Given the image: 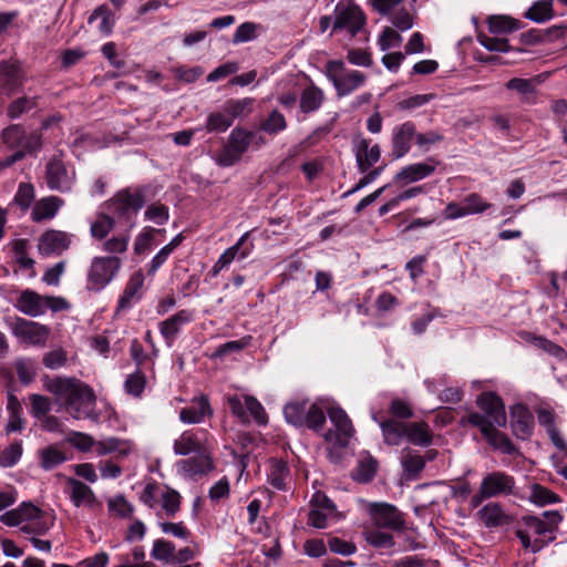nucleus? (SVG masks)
I'll use <instances>...</instances> for the list:
<instances>
[{
    "instance_id": "1",
    "label": "nucleus",
    "mask_w": 567,
    "mask_h": 567,
    "mask_svg": "<svg viewBox=\"0 0 567 567\" xmlns=\"http://www.w3.org/2000/svg\"><path fill=\"white\" fill-rule=\"evenodd\" d=\"M44 388L62 401L73 419L100 420L95 411L96 396L91 386L74 378L55 377L44 383Z\"/></svg>"
},
{
    "instance_id": "2",
    "label": "nucleus",
    "mask_w": 567,
    "mask_h": 567,
    "mask_svg": "<svg viewBox=\"0 0 567 567\" xmlns=\"http://www.w3.org/2000/svg\"><path fill=\"white\" fill-rule=\"evenodd\" d=\"M54 519L53 514L42 511L30 502H23L17 508L0 516L4 525L19 526L20 532L29 536L47 534L53 526Z\"/></svg>"
},
{
    "instance_id": "3",
    "label": "nucleus",
    "mask_w": 567,
    "mask_h": 567,
    "mask_svg": "<svg viewBox=\"0 0 567 567\" xmlns=\"http://www.w3.org/2000/svg\"><path fill=\"white\" fill-rule=\"evenodd\" d=\"M476 404L480 412H471L462 417V425L471 424L472 426L478 427L480 431H482L484 424L489 427L506 425L505 406L497 394L483 392L477 396Z\"/></svg>"
},
{
    "instance_id": "4",
    "label": "nucleus",
    "mask_w": 567,
    "mask_h": 567,
    "mask_svg": "<svg viewBox=\"0 0 567 567\" xmlns=\"http://www.w3.org/2000/svg\"><path fill=\"white\" fill-rule=\"evenodd\" d=\"M324 73L333 84L339 97L350 95L367 81V75L363 72L347 69L342 60L328 61Z\"/></svg>"
},
{
    "instance_id": "5",
    "label": "nucleus",
    "mask_w": 567,
    "mask_h": 567,
    "mask_svg": "<svg viewBox=\"0 0 567 567\" xmlns=\"http://www.w3.org/2000/svg\"><path fill=\"white\" fill-rule=\"evenodd\" d=\"M515 478L502 471L487 473L480 484L478 491L471 497L474 507L480 506L485 499L514 494Z\"/></svg>"
},
{
    "instance_id": "6",
    "label": "nucleus",
    "mask_w": 567,
    "mask_h": 567,
    "mask_svg": "<svg viewBox=\"0 0 567 567\" xmlns=\"http://www.w3.org/2000/svg\"><path fill=\"white\" fill-rule=\"evenodd\" d=\"M144 204L145 199L142 190L127 188L120 190L109 202V209L116 218L124 220L131 229L135 226V217Z\"/></svg>"
},
{
    "instance_id": "7",
    "label": "nucleus",
    "mask_w": 567,
    "mask_h": 567,
    "mask_svg": "<svg viewBox=\"0 0 567 567\" xmlns=\"http://www.w3.org/2000/svg\"><path fill=\"white\" fill-rule=\"evenodd\" d=\"M255 133L236 127L228 136V143L215 156V162L221 167H229L239 162L255 138Z\"/></svg>"
},
{
    "instance_id": "8",
    "label": "nucleus",
    "mask_w": 567,
    "mask_h": 567,
    "mask_svg": "<svg viewBox=\"0 0 567 567\" xmlns=\"http://www.w3.org/2000/svg\"><path fill=\"white\" fill-rule=\"evenodd\" d=\"M522 520L525 528H518L516 536L525 549L537 553L555 539V536H549V532L543 523V518L527 515L524 516Z\"/></svg>"
},
{
    "instance_id": "9",
    "label": "nucleus",
    "mask_w": 567,
    "mask_h": 567,
    "mask_svg": "<svg viewBox=\"0 0 567 567\" xmlns=\"http://www.w3.org/2000/svg\"><path fill=\"white\" fill-rule=\"evenodd\" d=\"M365 24V16L352 0H341L334 7L332 31L346 30L351 38L355 37Z\"/></svg>"
},
{
    "instance_id": "10",
    "label": "nucleus",
    "mask_w": 567,
    "mask_h": 567,
    "mask_svg": "<svg viewBox=\"0 0 567 567\" xmlns=\"http://www.w3.org/2000/svg\"><path fill=\"white\" fill-rule=\"evenodd\" d=\"M122 261L118 257H94L87 271V289L101 291L117 275Z\"/></svg>"
},
{
    "instance_id": "11",
    "label": "nucleus",
    "mask_w": 567,
    "mask_h": 567,
    "mask_svg": "<svg viewBox=\"0 0 567 567\" xmlns=\"http://www.w3.org/2000/svg\"><path fill=\"white\" fill-rule=\"evenodd\" d=\"M368 513L373 525L378 528L391 529L393 532H403L406 528L404 514L390 503H369Z\"/></svg>"
},
{
    "instance_id": "12",
    "label": "nucleus",
    "mask_w": 567,
    "mask_h": 567,
    "mask_svg": "<svg viewBox=\"0 0 567 567\" xmlns=\"http://www.w3.org/2000/svg\"><path fill=\"white\" fill-rule=\"evenodd\" d=\"M76 174L60 157L53 156L45 165L44 179L51 190L69 193L72 190Z\"/></svg>"
},
{
    "instance_id": "13",
    "label": "nucleus",
    "mask_w": 567,
    "mask_h": 567,
    "mask_svg": "<svg viewBox=\"0 0 567 567\" xmlns=\"http://www.w3.org/2000/svg\"><path fill=\"white\" fill-rule=\"evenodd\" d=\"M328 415L336 430L326 432L323 435L324 440L342 447L347 446L354 433L348 414L340 406H333L328 410Z\"/></svg>"
},
{
    "instance_id": "14",
    "label": "nucleus",
    "mask_w": 567,
    "mask_h": 567,
    "mask_svg": "<svg viewBox=\"0 0 567 567\" xmlns=\"http://www.w3.org/2000/svg\"><path fill=\"white\" fill-rule=\"evenodd\" d=\"M208 432L204 429L184 431L174 441L173 450L176 455H189L207 451Z\"/></svg>"
},
{
    "instance_id": "15",
    "label": "nucleus",
    "mask_w": 567,
    "mask_h": 567,
    "mask_svg": "<svg viewBox=\"0 0 567 567\" xmlns=\"http://www.w3.org/2000/svg\"><path fill=\"white\" fill-rule=\"evenodd\" d=\"M194 312L182 309L158 323V330L168 348L173 347L184 326L192 322Z\"/></svg>"
},
{
    "instance_id": "16",
    "label": "nucleus",
    "mask_w": 567,
    "mask_h": 567,
    "mask_svg": "<svg viewBox=\"0 0 567 567\" xmlns=\"http://www.w3.org/2000/svg\"><path fill=\"white\" fill-rule=\"evenodd\" d=\"M416 136V126L412 121H406L396 125L392 130V151L393 159L405 156L411 150V143Z\"/></svg>"
},
{
    "instance_id": "17",
    "label": "nucleus",
    "mask_w": 567,
    "mask_h": 567,
    "mask_svg": "<svg viewBox=\"0 0 567 567\" xmlns=\"http://www.w3.org/2000/svg\"><path fill=\"white\" fill-rule=\"evenodd\" d=\"M71 244V236L61 230H47L38 243L39 252L42 256L61 255Z\"/></svg>"
},
{
    "instance_id": "18",
    "label": "nucleus",
    "mask_w": 567,
    "mask_h": 567,
    "mask_svg": "<svg viewBox=\"0 0 567 567\" xmlns=\"http://www.w3.org/2000/svg\"><path fill=\"white\" fill-rule=\"evenodd\" d=\"M1 140L9 148L21 147L20 151H24L27 153L32 151L39 144L40 137L38 135L27 136L21 125L12 124L2 131Z\"/></svg>"
},
{
    "instance_id": "19",
    "label": "nucleus",
    "mask_w": 567,
    "mask_h": 567,
    "mask_svg": "<svg viewBox=\"0 0 567 567\" xmlns=\"http://www.w3.org/2000/svg\"><path fill=\"white\" fill-rule=\"evenodd\" d=\"M12 331L16 337L31 344L44 343L49 334L44 326L23 318L16 320Z\"/></svg>"
},
{
    "instance_id": "20",
    "label": "nucleus",
    "mask_w": 567,
    "mask_h": 567,
    "mask_svg": "<svg viewBox=\"0 0 567 567\" xmlns=\"http://www.w3.org/2000/svg\"><path fill=\"white\" fill-rule=\"evenodd\" d=\"M355 162L360 173H367L379 162L381 150L378 144L370 146V141L363 137L354 140Z\"/></svg>"
},
{
    "instance_id": "21",
    "label": "nucleus",
    "mask_w": 567,
    "mask_h": 567,
    "mask_svg": "<svg viewBox=\"0 0 567 567\" xmlns=\"http://www.w3.org/2000/svg\"><path fill=\"white\" fill-rule=\"evenodd\" d=\"M511 425L517 439H528L534 429V417L529 410L523 404H515L511 408Z\"/></svg>"
},
{
    "instance_id": "22",
    "label": "nucleus",
    "mask_w": 567,
    "mask_h": 567,
    "mask_svg": "<svg viewBox=\"0 0 567 567\" xmlns=\"http://www.w3.org/2000/svg\"><path fill=\"white\" fill-rule=\"evenodd\" d=\"M144 275L142 270H137L131 275L124 291L118 299L117 311H124L133 307L143 296Z\"/></svg>"
},
{
    "instance_id": "23",
    "label": "nucleus",
    "mask_w": 567,
    "mask_h": 567,
    "mask_svg": "<svg viewBox=\"0 0 567 567\" xmlns=\"http://www.w3.org/2000/svg\"><path fill=\"white\" fill-rule=\"evenodd\" d=\"M181 472L188 477L202 476L214 470V461L207 451L178 462Z\"/></svg>"
},
{
    "instance_id": "24",
    "label": "nucleus",
    "mask_w": 567,
    "mask_h": 567,
    "mask_svg": "<svg viewBox=\"0 0 567 567\" xmlns=\"http://www.w3.org/2000/svg\"><path fill=\"white\" fill-rule=\"evenodd\" d=\"M14 307L29 317H39L45 312L44 296L25 289L17 298Z\"/></svg>"
},
{
    "instance_id": "25",
    "label": "nucleus",
    "mask_w": 567,
    "mask_h": 567,
    "mask_svg": "<svg viewBox=\"0 0 567 567\" xmlns=\"http://www.w3.org/2000/svg\"><path fill=\"white\" fill-rule=\"evenodd\" d=\"M436 164V161L432 157L422 163L410 164L395 175V179L404 183L421 181L434 173Z\"/></svg>"
},
{
    "instance_id": "26",
    "label": "nucleus",
    "mask_w": 567,
    "mask_h": 567,
    "mask_svg": "<svg viewBox=\"0 0 567 567\" xmlns=\"http://www.w3.org/2000/svg\"><path fill=\"white\" fill-rule=\"evenodd\" d=\"M23 84V73L18 63L2 61L0 63V85L7 93H12Z\"/></svg>"
},
{
    "instance_id": "27",
    "label": "nucleus",
    "mask_w": 567,
    "mask_h": 567,
    "mask_svg": "<svg viewBox=\"0 0 567 567\" xmlns=\"http://www.w3.org/2000/svg\"><path fill=\"white\" fill-rule=\"evenodd\" d=\"M212 414L213 410L207 396L202 395L193 401V405L179 411V420L186 424H197L200 423L206 415Z\"/></svg>"
},
{
    "instance_id": "28",
    "label": "nucleus",
    "mask_w": 567,
    "mask_h": 567,
    "mask_svg": "<svg viewBox=\"0 0 567 567\" xmlns=\"http://www.w3.org/2000/svg\"><path fill=\"white\" fill-rule=\"evenodd\" d=\"M64 200L58 196H47L39 199L33 206L31 216L34 221L52 219L59 209L63 206Z\"/></svg>"
},
{
    "instance_id": "29",
    "label": "nucleus",
    "mask_w": 567,
    "mask_h": 567,
    "mask_svg": "<svg viewBox=\"0 0 567 567\" xmlns=\"http://www.w3.org/2000/svg\"><path fill=\"white\" fill-rule=\"evenodd\" d=\"M68 485L70 486V499L75 507H80L82 505L92 507L96 503L94 492L83 482L70 477L68 480Z\"/></svg>"
},
{
    "instance_id": "30",
    "label": "nucleus",
    "mask_w": 567,
    "mask_h": 567,
    "mask_svg": "<svg viewBox=\"0 0 567 567\" xmlns=\"http://www.w3.org/2000/svg\"><path fill=\"white\" fill-rule=\"evenodd\" d=\"M433 433L426 422L406 423L405 439L413 445L427 447L433 443Z\"/></svg>"
},
{
    "instance_id": "31",
    "label": "nucleus",
    "mask_w": 567,
    "mask_h": 567,
    "mask_svg": "<svg viewBox=\"0 0 567 567\" xmlns=\"http://www.w3.org/2000/svg\"><path fill=\"white\" fill-rule=\"evenodd\" d=\"M268 483L278 491H286L290 483V471L286 462L271 460L267 474Z\"/></svg>"
},
{
    "instance_id": "32",
    "label": "nucleus",
    "mask_w": 567,
    "mask_h": 567,
    "mask_svg": "<svg viewBox=\"0 0 567 567\" xmlns=\"http://www.w3.org/2000/svg\"><path fill=\"white\" fill-rule=\"evenodd\" d=\"M99 456L114 454L116 460H122L131 453V446L127 442L115 437H109L104 441H95L93 446Z\"/></svg>"
},
{
    "instance_id": "33",
    "label": "nucleus",
    "mask_w": 567,
    "mask_h": 567,
    "mask_svg": "<svg viewBox=\"0 0 567 567\" xmlns=\"http://www.w3.org/2000/svg\"><path fill=\"white\" fill-rule=\"evenodd\" d=\"M498 427L499 426L489 427L484 424L481 433L487 440L488 444L495 450H499L509 455L514 454L516 451L514 444L506 434L498 431Z\"/></svg>"
},
{
    "instance_id": "34",
    "label": "nucleus",
    "mask_w": 567,
    "mask_h": 567,
    "mask_svg": "<svg viewBox=\"0 0 567 567\" xmlns=\"http://www.w3.org/2000/svg\"><path fill=\"white\" fill-rule=\"evenodd\" d=\"M384 442L389 445H399L405 437L406 423H402L392 419L384 420L380 423Z\"/></svg>"
},
{
    "instance_id": "35",
    "label": "nucleus",
    "mask_w": 567,
    "mask_h": 567,
    "mask_svg": "<svg viewBox=\"0 0 567 567\" xmlns=\"http://www.w3.org/2000/svg\"><path fill=\"white\" fill-rule=\"evenodd\" d=\"M324 100V94L321 89L311 84L306 87L300 96L299 107L303 113H311L317 111Z\"/></svg>"
},
{
    "instance_id": "36",
    "label": "nucleus",
    "mask_w": 567,
    "mask_h": 567,
    "mask_svg": "<svg viewBox=\"0 0 567 567\" xmlns=\"http://www.w3.org/2000/svg\"><path fill=\"white\" fill-rule=\"evenodd\" d=\"M401 463L405 473L416 476L423 471L425 458L416 451L405 447L401 452Z\"/></svg>"
},
{
    "instance_id": "37",
    "label": "nucleus",
    "mask_w": 567,
    "mask_h": 567,
    "mask_svg": "<svg viewBox=\"0 0 567 567\" xmlns=\"http://www.w3.org/2000/svg\"><path fill=\"white\" fill-rule=\"evenodd\" d=\"M233 123L230 115L223 105L219 110L212 112L207 116L205 128L208 133H223L226 132Z\"/></svg>"
},
{
    "instance_id": "38",
    "label": "nucleus",
    "mask_w": 567,
    "mask_h": 567,
    "mask_svg": "<svg viewBox=\"0 0 567 567\" xmlns=\"http://www.w3.org/2000/svg\"><path fill=\"white\" fill-rule=\"evenodd\" d=\"M554 17L553 0H537L525 13V18L543 23Z\"/></svg>"
},
{
    "instance_id": "39",
    "label": "nucleus",
    "mask_w": 567,
    "mask_h": 567,
    "mask_svg": "<svg viewBox=\"0 0 567 567\" xmlns=\"http://www.w3.org/2000/svg\"><path fill=\"white\" fill-rule=\"evenodd\" d=\"M505 86L507 90H513L519 93L523 96L524 102L528 104L535 103V97L533 96L536 93L534 80L513 78L505 84Z\"/></svg>"
},
{
    "instance_id": "40",
    "label": "nucleus",
    "mask_w": 567,
    "mask_h": 567,
    "mask_svg": "<svg viewBox=\"0 0 567 567\" xmlns=\"http://www.w3.org/2000/svg\"><path fill=\"white\" fill-rule=\"evenodd\" d=\"M250 234L245 233L238 241L226 249L221 255L227 257V260L231 264L235 259H245L250 255L254 248V244L249 241Z\"/></svg>"
},
{
    "instance_id": "41",
    "label": "nucleus",
    "mask_w": 567,
    "mask_h": 567,
    "mask_svg": "<svg viewBox=\"0 0 567 567\" xmlns=\"http://www.w3.org/2000/svg\"><path fill=\"white\" fill-rule=\"evenodd\" d=\"M377 461L371 455H361L352 477L361 483L370 482L377 472Z\"/></svg>"
},
{
    "instance_id": "42",
    "label": "nucleus",
    "mask_w": 567,
    "mask_h": 567,
    "mask_svg": "<svg viewBox=\"0 0 567 567\" xmlns=\"http://www.w3.org/2000/svg\"><path fill=\"white\" fill-rule=\"evenodd\" d=\"M307 410V401L290 402L285 405L284 415L286 421L293 426H302L305 425Z\"/></svg>"
},
{
    "instance_id": "43",
    "label": "nucleus",
    "mask_w": 567,
    "mask_h": 567,
    "mask_svg": "<svg viewBox=\"0 0 567 567\" xmlns=\"http://www.w3.org/2000/svg\"><path fill=\"white\" fill-rule=\"evenodd\" d=\"M38 96H21L12 101L7 109L10 118H18L22 114L38 107Z\"/></svg>"
},
{
    "instance_id": "44",
    "label": "nucleus",
    "mask_w": 567,
    "mask_h": 567,
    "mask_svg": "<svg viewBox=\"0 0 567 567\" xmlns=\"http://www.w3.org/2000/svg\"><path fill=\"white\" fill-rule=\"evenodd\" d=\"M107 508L111 515L120 518H130L134 513L133 504L122 494L109 498Z\"/></svg>"
},
{
    "instance_id": "45",
    "label": "nucleus",
    "mask_w": 567,
    "mask_h": 567,
    "mask_svg": "<svg viewBox=\"0 0 567 567\" xmlns=\"http://www.w3.org/2000/svg\"><path fill=\"white\" fill-rule=\"evenodd\" d=\"M254 103L255 100L252 97H245L240 100H228L224 106L234 122L235 118L250 114L252 112Z\"/></svg>"
},
{
    "instance_id": "46",
    "label": "nucleus",
    "mask_w": 567,
    "mask_h": 567,
    "mask_svg": "<svg viewBox=\"0 0 567 567\" xmlns=\"http://www.w3.org/2000/svg\"><path fill=\"white\" fill-rule=\"evenodd\" d=\"M487 23L489 32L494 34L508 33L519 28L517 20L506 16H492Z\"/></svg>"
},
{
    "instance_id": "47",
    "label": "nucleus",
    "mask_w": 567,
    "mask_h": 567,
    "mask_svg": "<svg viewBox=\"0 0 567 567\" xmlns=\"http://www.w3.org/2000/svg\"><path fill=\"white\" fill-rule=\"evenodd\" d=\"M523 336L526 341L533 343L535 347L544 350L550 355H554L556 358H561L565 355V350L560 346L551 342L550 340L544 337L534 336L529 332H525Z\"/></svg>"
},
{
    "instance_id": "48",
    "label": "nucleus",
    "mask_w": 567,
    "mask_h": 567,
    "mask_svg": "<svg viewBox=\"0 0 567 567\" xmlns=\"http://www.w3.org/2000/svg\"><path fill=\"white\" fill-rule=\"evenodd\" d=\"M286 128L287 121L278 110L271 111L268 117L260 125V130L270 135H277Z\"/></svg>"
},
{
    "instance_id": "49",
    "label": "nucleus",
    "mask_w": 567,
    "mask_h": 567,
    "mask_svg": "<svg viewBox=\"0 0 567 567\" xmlns=\"http://www.w3.org/2000/svg\"><path fill=\"white\" fill-rule=\"evenodd\" d=\"M159 498L165 515L167 517H174L181 508L179 493L167 487L165 492L161 493Z\"/></svg>"
},
{
    "instance_id": "50",
    "label": "nucleus",
    "mask_w": 567,
    "mask_h": 567,
    "mask_svg": "<svg viewBox=\"0 0 567 567\" xmlns=\"http://www.w3.org/2000/svg\"><path fill=\"white\" fill-rule=\"evenodd\" d=\"M529 499L538 506H545L557 503L559 501V496L547 487L534 484L530 489Z\"/></svg>"
},
{
    "instance_id": "51",
    "label": "nucleus",
    "mask_w": 567,
    "mask_h": 567,
    "mask_svg": "<svg viewBox=\"0 0 567 567\" xmlns=\"http://www.w3.org/2000/svg\"><path fill=\"white\" fill-rule=\"evenodd\" d=\"M175 553V545L166 539H156L153 543L151 556L161 561L172 563Z\"/></svg>"
},
{
    "instance_id": "52",
    "label": "nucleus",
    "mask_w": 567,
    "mask_h": 567,
    "mask_svg": "<svg viewBox=\"0 0 567 567\" xmlns=\"http://www.w3.org/2000/svg\"><path fill=\"white\" fill-rule=\"evenodd\" d=\"M367 542L377 548H392L395 545L394 538L390 533L382 532L380 528L365 532Z\"/></svg>"
},
{
    "instance_id": "53",
    "label": "nucleus",
    "mask_w": 567,
    "mask_h": 567,
    "mask_svg": "<svg viewBox=\"0 0 567 567\" xmlns=\"http://www.w3.org/2000/svg\"><path fill=\"white\" fill-rule=\"evenodd\" d=\"M245 405L248 413V417L252 419L259 424L265 425L268 422L267 413L261 403L254 396L245 395Z\"/></svg>"
},
{
    "instance_id": "54",
    "label": "nucleus",
    "mask_w": 567,
    "mask_h": 567,
    "mask_svg": "<svg viewBox=\"0 0 567 567\" xmlns=\"http://www.w3.org/2000/svg\"><path fill=\"white\" fill-rule=\"evenodd\" d=\"M324 423L326 414L323 410L316 403L311 404L307 410L305 424L313 431H320Z\"/></svg>"
},
{
    "instance_id": "55",
    "label": "nucleus",
    "mask_w": 567,
    "mask_h": 567,
    "mask_svg": "<svg viewBox=\"0 0 567 567\" xmlns=\"http://www.w3.org/2000/svg\"><path fill=\"white\" fill-rule=\"evenodd\" d=\"M114 227V219L109 215L101 214L91 225V235L94 238L103 239Z\"/></svg>"
},
{
    "instance_id": "56",
    "label": "nucleus",
    "mask_w": 567,
    "mask_h": 567,
    "mask_svg": "<svg viewBox=\"0 0 567 567\" xmlns=\"http://www.w3.org/2000/svg\"><path fill=\"white\" fill-rule=\"evenodd\" d=\"M146 385V378L144 373L140 370L127 375L124 388L128 394L134 396H140L144 391Z\"/></svg>"
},
{
    "instance_id": "57",
    "label": "nucleus",
    "mask_w": 567,
    "mask_h": 567,
    "mask_svg": "<svg viewBox=\"0 0 567 567\" xmlns=\"http://www.w3.org/2000/svg\"><path fill=\"white\" fill-rule=\"evenodd\" d=\"M64 453L56 447H48L41 452V466L44 470H52L65 462Z\"/></svg>"
},
{
    "instance_id": "58",
    "label": "nucleus",
    "mask_w": 567,
    "mask_h": 567,
    "mask_svg": "<svg viewBox=\"0 0 567 567\" xmlns=\"http://www.w3.org/2000/svg\"><path fill=\"white\" fill-rule=\"evenodd\" d=\"M258 24L255 22H244L237 27L231 42L234 44H239L244 42L251 41L257 38Z\"/></svg>"
},
{
    "instance_id": "59",
    "label": "nucleus",
    "mask_w": 567,
    "mask_h": 567,
    "mask_svg": "<svg viewBox=\"0 0 567 567\" xmlns=\"http://www.w3.org/2000/svg\"><path fill=\"white\" fill-rule=\"evenodd\" d=\"M480 516L486 526H497L502 523L503 512L497 504L489 503L480 509Z\"/></svg>"
},
{
    "instance_id": "60",
    "label": "nucleus",
    "mask_w": 567,
    "mask_h": 567,
    "mask_svg": "<svg viewBox=\"0 0 567 567\" xmlns=\"http://www.w3.org/2000/svg\"><path fill=\"white\" fill-rule=\"evenodd\" d=\"M66 441L74 449H76V450H79L81 452H89L95 445V440L93 439V436H91V435H89L86 433L76 432V431H72L69 434Z\"/></svg>"
},
{
    "instance_id": "61",
    "label": "nucleus",
    "mask_w": 567,
    "mask_h": 567,
    "mask_svg": "<svg viewBox=\"0 0 567 567\" xmlns=\"http://www.w3.org/2000/svg\"><path fill=\"white\" fill-rule=\"evenodd\" d=\"M477 40L481 43V45L484 47L488 51L508 52L511 50L508 40L505 38L478 34Z\"/></svg>"
},
{
    "instance_id": "62",
    "label": "nucleus",
    "mask_w": 567,
    "mask_h": 567,
    "mask_svg": "<svg viewBox=\"0 0 567 567\" xmlns=\"http://www.w3.org/2000/svg\"><path fill=\"white\" fill-rule=\"evenodd\" d=\"M22 455L21 442H14L0 452V466L10 467L17 464Z\"/></svg>"
},
{
    "instance_id": "63",
    "label": "nucleus",
    "mask_w": 567,
    "mask_h": 567,
    "mask_svg": "<svg viewBox=\"0 0 567 567\" xmlns=\"http://www.w3.org/2000/svg\"><path fill=\"white\" fill-rule=\"evenodd\" d=\"M31 414L37 419H43L51 410V401L41 394L30 395Z\"/></svg>"
},
{
    "instance_id": "64",
    "label": "nucleus",
    "mask_w": 567,
    "mask_h": 567,
    "mask_svg": "<svg viewBox=\"0 0 567 567\" xmlns=\"http://www.w3.org/2000/svg\"><path fill=\"white\" fill-rule=\"evenodd\" d=\"M145 217L157 225H164L169 218L168 207L161 203L152 204L146 208Z\"/></svg>"
}]
</instances>
